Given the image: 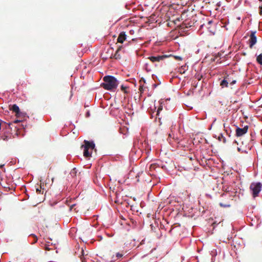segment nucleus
<instances>
[{"instance_id": "34", "label": "nucleus", "mask_w": 262, "mask_h": 262, "mask_svg": "<svg viewBox=\"0 0 262 262\" xmlns=\"http://www.w3.org/2000/svg\"><path fill=\"white\" fill-rule=\"evenodd\" d=\"M235 143H236V144H238V143H237V141H235Z\"/></svg>"}, {"instance_id": "2", "label": "nucleus", "mask_w": 262, "mask_h": 262, "mask_svg": "<svg viewBox=\"0 0 262 262\" xmlns=\"http://www.w3.org/2000/svg\"><path fill=\"white\" fill-rule=\"evenodd\" d=\"M84 144L81 146L83 149V156L85 158H89L91 157L92 150L95 148V144L93 141L84 140Z\"/></svg>"}, {"instance_id": "22", "label": "nucleus", "mask_w": 262, "mask_h": 262, "mask_svg": "<svg viewBox=\"0 0 262 262\" xmlns=\"http://www.w3.org/2000/svg\"><path fill=\"white\" fill-rule=\"evenodd\" d=\"M123 256V254H120L119 253H117L116 254V257L118 258H120L121 257H122Z\"/></svg>"}, {"instance_id": "15", "label": "nucleus", "mask_w": 262, "mask_h": 262, "mask_svg": "<svg viewBox=\"0 0 262 262\" xmlns=\"http://www.w3.org/2000/svg\"><path fill=\"white\" fill-rule=\"evenodd\" d=\"M218 140L220 141H223V143H225L226 142V138L223 136V135L222 134H221L219 137H218Z\"/></svg>"}, {"instance_id": "30", "label": "nucleus", "mask_w": 262, "mask_h": 262, "mask_svg": "<svg viewBox=\"0 0 262 262\" xmlns=\"http://www.w3.org/2000/svg\"><path fill=\"white\" fill-rule=\"evenodd\" d=\"M196 78H197L198 79V80H201V77H200L199 76H196Z\"/></svg>"}, {"instance_id": "33", "label": "nucleus", "mask_w": 262, "mask_h": 262, "mask_svg": "<svg viewBox=\"0 0 262 262\" xmlns=\"http://www.w3.org/2000/svg\"><path fill=\"white\" fill-rule=\"evenodd\" d=\"M235 143H236V144H238V143H237V141H235Z\"/></svg>"}, {"instance_id": "3", "label": "nucleus", "mask_w": 262, "mask_h": 262, "mask_svg": "<svg viewBox=\"0 0 262 262\" xmlns=\"http://www.w3.org/2000/svg\"><path fill=\"white\" fill-rule=\"evenodd\" d=\"M4 125L5 127H4V125H2L3 130L0 136V140L7 141L12 138V134L10 124H4Z\"/></svg>"}, {"instance_id": "17", "label": "nucleus", "mask_w": 262, "mask_h": 262, "mask_svg": "<svg viewBox=\"0 0 262 262\" xmlns=\"http://www.w3.org/2000/svg\"><path fill=\"white\" fill-rule=\"evenodd\" d=\"M30 236L33 237V241L32 242V243H31L32 244H33L37 242L38 239H37V236L35 234H30Z\"/></svg>"}, {"instance_id": "29", "label": "nucleus", "mask_w": 262, "mask_h": 262, "mask_svg": "<svg viewBox=\"0 0 262 262\" xmlns=\"http://www.w3.org/2000/svg\"><path fill=\"white\" fill-rule=\"evenodd\" d=\"M126 89V87L124 86L123 85L121 86V90L125 91V89Z\"/></svg>"}, {"instance_id": "24", "label": "nucleus", "mask_w": 262, "mask_h": 262, "mask_svg": "<svg viewBox=\"0 0 262 262\" xmlns=\"http://www.w3.org/2000/svg\"><path fill=\"white\" fill-rule=\"evenodd\" d=\"M237 150L238 151H241L242 152H244L246 151L245 150L243 149L241 147H237Z\"/></svg>"}, {"instance_id": "32", "label": "nucleus", "mask_w": 262, "mask_h": 262, "mask_svg": "<svg viewBox=\"0 0 262 262\" xmlns=\"http://www.w3.org/2000/svg\"><path fill=\"white\" fill-rule=\"evenodd\" d=\"M3 166H4V165H1L0 166V167H1V168H2Z\"/></svg>"}, {"instance_id": "23", "label": "nucleus", "mask_w": 262, "mask_h": 262, "mask_svg": "<svg viewBox=\"0 0 262 262\" xmlns=\"http://www.w3.org/2000/svg\"><path fill=\"white\" fill-rule=\"evenodd\" d=\"M236 80H233L232 81H231V80L230 79V81L229 82V83H230V84L231 85H233L235 83H236Z\"/></svg>"}, {"instance_id": "31", "label": "nucleus", "mask_w": 262, "mask_h": 262, "mask_svg": "<svg viewBox=\"0 0 262 262\" xmlns=\"http://www.w3.org/2000/svg\"><path fill=\"white\" fill-rule=\"evenodd\" d=\"M19 121H18V120H15V121H14V123H17V122H19Z\"/></svg>"}, {"instance_id": "4", "label": "nucleus", "mask_w": 262, "mask_h": 262, "mask_svg": "<svg viewBox=\"0 0 262 262\" xmlns=\"http://www.w3.org/2000/svg\"><path fill=\"white\" fill-rule=\"evenodd\" d=\"M262 185L260 183H252L250 186L251 190L252 191V195L254 198L258 196V193L261 189Z\"/></svg>"}, {"instance_id": "8", "label": "nucleus", "mask_w": 262, "mask_h": 262, "mask_svg": "<svg viewBox=\"0 0 262 262\" xmlns=\"http://www.w3.org/2000/svg\"><path fill=\"white\" fill-rule=\"evenodd\" d=\"M10 110L13 112L15 113L16 116L17 118L20 117L22 115V113L20 112L19 107L16 104H13L10 108Z\"/></svg>"}, {"instance_id": "25", "label": "nucleus", "mask_w": 262, "mask_h": 262, "mask_svg": "<svg viewBox=\"0 0 262 262\" xmlns=\"http://www.w3.org/2000/svg\"><path fill=\"white\" fill-rule=\"evenodd\" d=\"M259 14L262 16V6L259 7Z\"/></svg>"}, {"instance_id": "13", "label": "nucleus", "mask_w": 262, "mask_h": 262, "mask_svg": "<svg viewBox=\"0 0 262 262\" xmlns=\"http://www.w3.org/2000/svg\"><path fill=\"white\" fill-rule=\"evenodd\" d=\"M256 61L258 63L262 65V54H259L256 58Z\"/></svg>"}, {"instance_id": "16", "label": "nucleus", "mask_w": 262, "mask_h": 262, "mask_svg": "<svg viewBox=\"0 0 262 262\" xmlns=\"http://www.w3.org/2000/svg\"><path fill=\"white\" fill-rule=\"evenodd\" d=\"M81 253H82V255L80 256V259H81V262H87L84 256V253L82 249L81 250Z\"/></svg>"}, {"instance_id": "20", "label": "nucleus", "mask_w": 262, "mask_h": 262, "mask_svg": "<svg viewBox=\"0 0 262 262\" xmlns=\"http://www.w3.org/2000/svg\"><path fill=\"white\" fill-rule=\"evenodd\" d=\"M220 206H221V207H228L230 206V205L224 204L222 203H220Z\"/></svg>"}, {"instance_id": "7", "label": "nucleus", "mask_w": 262, "mask_h": 262, "mask_svg": "<svg viewBox=\"0 0 262 262\" xmlns=\"http://www.w3.org/2000/svg\"><path fill=\"white\" fill-rule=\"evenodd\" d=\"M167 57L166 55H159L157 56H150L148 58L152 62H159Z\"/></svg>"}, {"instance_id": "28", "label": "nucleus", "mask_w": 262, "mask_h": 262, "mask_svg": "<svg viewBox=\"0 0 262 262\" xmlns=\"http://www.w3.org/2000/svg\"><path fill=\"white\" fill-rule=\"evenodd\" d=\"M45 248V250H48V251L50 250V248H49V247L47 246H46Z\"/></svg>"}, {"instance_id": "6", "label": "nucleus", "mask_w": 262, "mask_h": 262, "mask_svg": "<svg viewBox=\"0 0 262 262\" xmlns=\"http://www.w3.org/2000/svg\"><path fill=\"white\" fill-rule=\"evenodd\" d=\"M248 126H245L243 128L237 127L236 129V135L237 137H241L245 134L248 131Z\"/></svg>"}, {"instance_id": "21", "label": "nucleus", "mask_w": 262, "mask_h": 262, "mask_svg": "<svg viewBox=\"0 0 262 262\" xmlns=\"http://www.w3.org/2000/svg\"><path fill=\"white\" fill-rule=\"evenodd\" d=\"M145 82H146V80H145V79L144 78H142L140 80V81H139V83H140V84H142V82H143L144 83H145Z\"/></svg>"}, {"instance_id": "26", "label": "nucleus", "mask_w": 262, "mask_h": 262, "mask_svg": "<svg viewBox=\"0 0 262 262\" xmlns=\"http://www.w3.org/2000/svg\"><path fill=\"white\" fill-rule=\"evenodd\" d=\"M162 110V107L158 108L157 112V115H159L160 113V111Z\"/></svg>"}, {"instance_id": "10", "label": "nucleus", "mask_w": 262, "mask_h": 262, "mask_svg": "<svg viewBox=\"0 0 262 262\" xmlns=\"http://www.w3.org/2000/svg\"><path fill=\"white\" fill-rule=\"evenodd\" d=\"M230 81V78L228 75L226 76L221 82L220 85L222 88L228 87L229 82Z\"/></svg>"}, {"instance_id": "14", "label": "nucleus", "mask_w": 262, "mask_h": 262, "mask_svg": "<svg viewBox=\"0 0 262 262\" xmlns=\"http://www.w3.org/2000/svg\"><path fill=\"white\" fill-rule=\"evenodd\" d=\"M77 172L76 169L74 168L71 170L70 174L72 177H74L76 176Z\"/></svg>"}, {"instance_id": "19", "label": "nucleus", "mask_w": 262, "mask_h": 262, "mask_svg": "<svg viewBox=\"0 0 262 262\" xmlns=\"http://www.w3.org/2000/svg\"><path fill=\"white\" fill-rule=\"evenodd\" d=\"M144 85L142 84H140V88H139V91L142 93L144 91Z\"/></svg>"}, {"instance_id": "5", "label": "nucleus", "mask_w": 262, "mask_h": 262, "mask_svg": "<svg viewBox=\"0 0 262 262\" xmlns=\"http://www.w3.org/2000/svg\"><path fill=\"white\" fill-rule=\"evenodd\" d=\"M256 32L252 31L250 35V39L249 40V47L250 49L253 48V46L256 43L257 38L255 36Z\"/></svg>"}, {"instance_id": "11", "label": "nucleus", "mask_w": 262, "mask_h": 262, "mask_svg": "<svg viewBox=\"0 0 262 262\" xmlns=\"http://www.w3.org/2000/svg\"><path fill=\"white\" fill-rule=\"evenodd\" d=\"M122 48V46H119L117 51H116L115 54L114 55V58L116 59H120L121 58V55L119 54V52Z\"/></svg>"}, {"instance_id": "18", "label": "nucleus", "mask_w": 262, "mask_h": 262, "mask_svg": "<svg viewBox=\"0 0 262 262\" xmlns=\"http://www.w3.org/2000/svg\"><path fill=\"white\" fill-rule=\"evenodd\" d=\"M36 192L38 194L43 193V191L42 190L41 186H40L39 187L36 188Z\"/></svg>"}, {"instance_id": "12", "label": "nucleus", "mask_w": 262, "mask_h": 262, "mask_svg": "<svg viewBox=\"0 0 262 262\" xmlns=\"http://www.w3.org/2000/svg\"><path fill=\"white\" fill-rule=\"evenodd\" d=\"M67 204L68 206H69V209L70 211H72L73 209L75 210L76 209L74 208V207L76 206V204H71L70 202L69 201H67Z\"/></svg>"}, {"instance_id": "27", "label": "nucleus", "mask_w": 262, "mask_h": 262, "mask_svg": "<svg viewBox=\"0 0 262 262\" xmlns=\"http://www.w3.org/2000/svg\"><path fill=\"white\" fill-rule=\"evenodd\" d=\"M174 57H175V58L176 59H178L179 60H182V58L181 57H180V56H176Z\"/></svg>"}, {"instance_id": "9", "label": "nucleus", "mask_w": 262, "mask_h": 262, "mask_svg": "<svg viewBox=\"0 0 262 262\" xmlns=\"http://www.w3.org/2000/svg\"><path fill=\"white\" fill-rule=\"evenodd\" d=\"M126 35L124 32H121L118 37L117 41L119 43H123V41L126 39Z\"/></svg>"}, {"instance_id": "35", "label": "nucleus", "mask_w": 262, "mask_h": 262, "mask_svg": "<svg viewBox=\"0 0 262 262\" xmlns=\"http://www.w3.org/2000/svg\"><path fill=\"white\" fill-rule=\"evenodd\" d=\"M259 1H262V0H259Z\"/></svg>"}, {"instance_id": "1", "label": "nucleus", "mask_w": 262, "mask_h": 262, "mask_svg": "<svg viewBox=\"0 0 262 262\" xmlns=\"http://www.w3.org/2000/svg\"><path fill=\"white\" fill-rule=\"evenodd\" d=\"M103 80L104 82L101 84V86L106 90L113 91L116 89L119 84L117 79L113 76H105Z\"/></svg>"}]
</instances>
